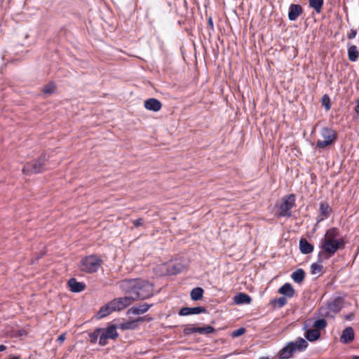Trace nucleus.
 Masks as SVG:
<instances>
[{
    "label": "nucleus",
    "mask_w": 359,
    "mask_h": 359,
    "mask_svg": "<svg viewBox=\"0 0 359 359\" xmlns=\"http://www.w3.org/2000/svg\"><path fill=\"white\" fill-rule=\"evenodd\" d=\"M138 278L124 279L118 283L120 290L133 302L137 300V286Z\"/></svg>",
    "instance_id": "7ed1b4c3"
},
{
    "label": "nucleus",
    "mask_w": 359,
    "mask_h": 359,
    "mask_svg": "<svg viewBox=\"0 0 359 359\" xmlns=\"http://www.w3.org/2000/svg\"><path fill=\"white\" fill-rule=\"evenodd\" d=\"M320 135L324 138V140H318L316 142V147L321 149L332 145L337 138V132L328 127H323L320 130Z\"/></svg>",
    "instance_id": "0eeeda50"
},
{
    "label": "nucleus",
    "mask_w": 359,
    "mask_h": 359,
    "mask_svg": "<svg viewBox=\"0 0 359 359\" xmlns=\"http://www.w3.org/2000/svg\"><path fill=\"white\" fill-rule=\"evenodd\" d=\"M324 0H309V7L315 10L317 13H320Z\"/></svg>",
    "instance_id": "c756f323"
},
{
    "label": "nucleus",
    "mask_w": 359,
    "mask_h": 359,
    "mask_svg": "<svg viewBox=\"0 0 359 359\" xmlns=\"http://www.w3.org/2000/svg\"><path fill=\"white\" fill-rule=\"evenodd\" d=\"M152 306V304H149L147 303L133 306L128 310L127 313L134 315L143 314L146 313Z\"/></svg>",
    "instance_id": "2eb2a0df"
},
{
    "label": "nucleus",
    "mask_w": 359,
    "mask_h": 359,
    "mask_svg": "<svg viewBox=\"0 0 359 359\" xmlns=\"http://www.w3.org/2000/svg\"><path fill=\"white\" fill-rule=\"evenodd\" d=\"M319 212L321 216L324 217V218H327L332 212V208L327 203L322 202L320 203Z\"/></svg>",
    "instance_id": "c85d7f7f"
},
{
    "label": "nucleus",
    "mask_w": 359,
    "mask_h": 359,
    "mask_svg": "<svg viewBox=\"0 0 359 359\" xmlns=\"http://www.w3.org/2000/svg\"><path fill=\"white\" fill-rule=\"evenodd\" d=\"M259 359H269V358L267 356H263V357L259 358Z\"/></svg>",
    "instance_id": "8fccbe9b"
},
{
    "label": "nucleus",
    "mask_w": 359,
    "mask_h": 359,
    "mask_svg": "<svg viewBox=\"0 0 359 359\" xmlns=\"http://www.w3.org/2000/svg\"><path fill=\"white\" fill-rule=\"evenodd\" d=\"M233 301L236 304H250L252 301V298L250 295L243 293V292H238L237 293L234 297Z\"/></svg>",
    "instance_id": "412c9836"
},
{
    "label": "nucleus",
    "mask_w": 359,
    "mask_h": 359,
    "mask_svg": "<svg viewBox=\"0 0 359 359\" xmlns=\"http://www.w3.org/2000/svg\"><path fill=\"white\" fill-rule=\"evenodd\" d=\"M322 263H319L318 261L316 263H313L311 265V272L312 274H316L321 272L323 269V266L321 264Z\"/></svg>",
    "instance_id": "f704fd0d"
},
{
    "label": "nucleus",
    "mask_w": 359,
    "mask_h": 359,
    "mask_svg": "<svg viewBox=\"0 0 359 359\" xmlns=\"http://www.w3.org/2000/svg\"><path fill=\"white\" fill-rule=\"evenodd\" d=\"M204 290L201 287H196L192 289L190 293L191 299L193 301H198L203 298Z\"/></svg>",
    "instance_id": "cd10ccee"
},
{
    "label": "nucleus",
    "mask_w": 359,
    "mask_h": 359,
    "mask_svg": "<svg viewBox=\"0 0 359 359\" xmlns=\"http://www.w3.org/2000/svg\"><path fill=\"white\" fill-rule=\"evenodd\" d=\"M113 311H111V306H109V303L104 304L103 306H102L98 312L96 314L97 318L101 319L103 318L110 313H111Z\"/></svg>",
    "instance_id": "bb28decb"
},
{
    "label": "nucleus",
    "mask_w": 359,
    "mask_h": 359,
    "mask_svg": "<svg viewBox=\"0 0 359 359\" xmlns=\"http://www.w3.org/2000/svg\"><path fill=\"white\" fill-rule=\"evenodd\" d=\"M355 103H356V105L354 107V111L356 114H359V99L356 100Z\"/></svg>",
    "instance_id": "c03bdc74"
},
{
    "label": "nucleus",
    "mask_w": 359,
    "mask_h": 359,
    "mask_svg": "<svg viewBox=\"0 0 359 359\" xmlns=\"http://www.w3.org/2000/svg\"><path fill=\"white\" fill-rule=\"evenodd\" d=\"M104 331V328L97 327L94 330L93 332H90L88 336L91 344L97 342L100 334Z\"/></svg>",
    "instance_id": "473e14b6"
},
{
    "label": "nucleus",
    "mask_w": 359,
    "mask_h": 359,
    "mask_svg": "<svg viewBox=\"0 0 359 359\" xmlns=\"http://www.w3.org/2000/svg\"><path fill=\"white\" fill-rule=\"evenodd\" d=\"M344 300L343 297L340 296H333L330 300L327 301V308L330 311L337 313L344 307Z\"/></svg>",
    "instance_id": "9d476101"
},
{
    "label": "nucleus",
    "mask_w": 359,
    "mask_h": 359,
    "mask_svg": "<svg viewBox=\"0 0 359 359\" xmlns=\"http://www.w3.org/2000/svg\"><path fill=\"white\" fill-rule=\"evenodd\" d=\"M340 235L339 229L337 227H332L327 229L323 238H325L330 241H337V238Z\"/></svg>",
    "instance_id": "5701e85b"
},
{
    "label": "nucleus",
    "mask_w": 359,
    "mask_h": 359,
    "mask_svg": "<svg viewBox=\"0 0 359 359\" xmlns=\"http://www.w3.org/2000/svg\"><path fill=\"white\" fill-rule=\"evenodd\" d=\"M246 332V330L245 327H240L236 330H233L231 333V337H233V338H236V337H238L241 335H243V334H245Z\"/></svg>",
    "instance_id": "4c0bfd02"
},
{
    "label": "nucleus",
    "mask_w": 359,
    "mask_h": 359,
    "mask_svg": "<svg viewBox=\"0 0 359 359\" xmlns=\"http://www.w3.org/2000/svg\"><path fill=\"white\" fill-rule=\"evenodd\" d=\"M166 273L168 275H176L181 273L184 269L185 265L182 261H170L165 264Z\"/></svg>",
    "instance_id": "9b49d317"
},
{
    "label": "nucleus",
    "mask_w": 359,
    "mask_h": 359,
    "mask_svg": "<svg viewBox=\"0 0 359 359\" xmlns=\"http://www.w3.org/2000/svg\"><path fill=\"white\" fill-rule=\"evenodd\" d=\"M323 104L326 110H329L331 107L330 100L327 95H324L322 98Z\"/></svg>",
    "instance_id": "58836bf2"
},
{
    "label": "nucleus",
    "mask_w": 359,
    "mask_h": 359,
    "mask_svg": "<svg viewBox=\"0 0 359 359\" xmlns=\"http://www.w3.org/2000/svg\"><path fill=\"white\" fill-rule=\"evenodd\" d=\"M137 292V300L149 299L154 294V285L147 280L138 278Z\"/></svg>",
    "instance_id": "39448f33"
},
{
    "label": "nucleus",
    "mask_w": 359,
    "mask_h": 359,
    "mask_svg": "<svg viewBox=\"0 0 359 359\" xmlns=\"http://www.w3.org/2000/svg\"><path fill=\"white\" fill-rule=\"evenodd\" d=\"M353 316H354L353 313H349L346 316V319L348 320H351L353 319Z\"/></svg>",
    "instance_id": "49530a36"
},
{
    "label": "nucleus",
    "mask_w": 359,
    "mask_h": 359,
    "mask_svg": "<svg viewBox=\"0 0 359 359\" xmlns=\"http://www.w3.org/2000/svg\"><path fill=\"white\" fill-rule=\"evenodd\" d=\"M348 57L350 61L355 62L359 57V52L356 46H348Z\"/></svg>",
    "instance_id": "393cba45"
},
{
    "label": "nucleus",
    "mask_w": 359,
    "mask_h": 359,
    "mask_svg": "<svg viewBox=\"0 0 359 359\" xmlns=\"http://www.w3.org/2000/svg\"><path fill=\"white\" fill-rule=\"evenodd\" d=\"M296 351L294 347L293 341L287 343L279 351V359H289L293 353Z\"/></svg>",
    "instance_id": "ddd939ff"
},
{
    "label": "nucleus",
    "mask_w": 359,
    "mask_h": 359,
    "mask_svg": "<svg viewBox=\"0 0 359 359\" xmlns=\"http://www.w3.org/2000/svg\"><path fill=\"white\" fill-rule=\"evenodd\" d=\"M352 359H359V355H354Z\"/></svg>",
    "instance_id": "3c124183"
},
{
    "label": "nucleus",
    "mask_w": 359,
    "mask_h": 359,
    "mask_svg": "<svg viewBox=\"0 0 359 359\" xmlns=\"http://www.w3.org/2000/svg\"><path fill=\"white\" fill-rule=\"evenodd\" d=\"M143 223V219L142 218H138L137 219H135L133 222V224L135 227H139L142 226Z\"/></svg>",
    "instance_id": "79ce46f5"
},
{
    "label": "nucleus",
    "mask_w": 359,
    "mask_h": 359,
    "mask_svg": "<svg viewBox=\"0 0 359 359\" xmlns=\"http://www.w3.org/2000/svg\"><path fill=\"white\" fill-rule=\"evenodd\" d=\"M216 330L211 325H206L205 327H196V333L200 334L215 333Z\"/></svg>",
    "instance_id": "7c9ffc66"
},
{
    "label": "nucleus",
    "mask_w": 359,
    "mask_h": 359,
    "mask_svg": "<svg viewBox=\"0 0 359 359\" xmlns=\"http://www.w3.org/2000/svg\"><path fill=\"white\" fill-rule=\"evenodd\" d=\"M118 337V333L116 330L115 325H110L104 331L99 337V344L102 346H105L107 344V340L108 339H115Z\"/></svg>",
    "instance_id": "6e6552de"
},
{
    "label": "nucleus",
    "mask_w": 359,
    "mask_h": 359,
    "mask_svg": "<svg viewBox=\"0 0 359 359\" xmlns=\"http://www.w3.org/2000/svg\"><path fill=\"white\" fill-rule=\"evenodd\" d=\"M291 278L294 282L300 284L302 283L305 278V272L304 271L299 268L295 270L291 275Z\"/></svg>",
    "instance_id": "b1692460"
},
{
    "label": "nucleus",
    "mask_w": 359,
    "mask_h": 359,
    "mask_svg": "<svg viewBox=\"0 0 359 359\" xmlns=\"http://www.w3.org/2000/svg\"><path fill=\"white\" fill-rule=\"evenodd\" d=\"M48 160L46 154H42L37 158L26 163L22 168V172L26 175L43 172L46 170L45 163Z\"/></svg>",
    "instance_id": "f03ea898"
},
{
    "label": "nucleus",
    "mask_w": 359,
    "mask_h": 359,
    "mask_svg": "<svg viewBox=\"0 0 359 359\" xmlns=\"http://www.w3.org/2000/svg\"><path fill=\"white\" fill-rule=\"evenodd\" d=\"M313 326L315 330L320 331L327 326V321L324 318H319L314 321Z\"/></svg>",
    "instance_id": "72a5a7b5"
},
{
    "label": "nucleus",
    "mask_w": 359,
    "mask_h": 359,
    "mask_svg": "<svg viewBox=\"0 0 359 359\" xmlns=\"http://www.w3.org/2000/svg\"><path fill=\"white\" fill-rule=\"evenodd\" d=\"M325 219L326 218H324V217H323V216H322V217H318L317 218V224H319L320 222H323Z\"/></svg>",
    "instance_id": "09e8293b"
},
{
    "label": "nucleus",
    "mask_w": 359,
    "mask_h": 359,
    "mask_svg": "<svg viewBox=\"0 0 359 359\" xmlns=\"http://www.w3.org/2000/svg\"><path fill=\"white\" fill-rule=\"evenodd\" d=\"M304 337L307 341L313 342L320 339V332L315 329H309L306 330Z\"/></svg>",
    "instance_id": "4be33fe9"
},
{
    "label": "nucleus",
    "mask_w": 359,
    "mask_h": 359,
    "mask_svg": "<svg viewBox=\"0 0 359 359\" xmlns=\"http://www.w3.org/2000/svg\"><path fill=\"white\" fill-rule=\"evenodd\" d=\"M208 312L205 307L199 306L196 307H182L178 312L180 316H187L190 315H198L206 313Z\"/></svg>",
    "instance_id": "f8f14e48"
},
{
    "label": "nucleus",
    "mask_w": 359,
    "mask_h": 359,
    "mask_svg": "<svg viewBox=\"0 0 359 359\" xmlns=\"http://www.w3.org/2000/svg\"><path fill=\"white\" fill-rule=\"evenodd\" d=\"M356 35H357V30L354 29H351L350 32L348 33L347 37L349 39H353L356 36Z\"/></svg>",
    "instance_id": "a19ab883"
},
{
    "label": "nucleus",
    "mask_w": 359,
    "mask_h": 359,
    "mask_svg": "<svg viewBox=\"0 0 359 359\" xmlns=\"http://www.w3.org/2000/svg\"><path fill=\"white\" fill-rule=\"evenodd\" d=\"M304 12L302 6L299 4H291L288 8V19L295 21Z\"/></svg>",
    "instance_id": "4468645a"
},
{
    "label": "nucleus",
    "mask_w": 359,
    "mask_h": 359,
    "mask_svg": "<svg viewBox=\"0 0 359 359\" xmlns=\"http://www.w3.org/2000/svg\"><path fill=\"white\" fill-rule=\"evenodd\" d=\"M68 286L70 291L74 293L81 292L86 287L85 283L77 281L75 278H71L68 280Z\"/></svg>",
    "instance_id": "f3484780"
},
{
    "label": "nucleus",
    "mask_w": 359,
    "mask_h": 359,
    "mask_svg": "<svg viewBox=\"0 0 359 359\" xmlns=\"http://www.w3.org/2000/svg\"><path fill=\"white\" fill-rule=\"evenodd\" d=\"M183 333L185 336H189L194 333H196V326L194 325V324L187 325L183 330Z\"/></svg>",
    "instance_id": "c9c22d12"
},
{
    "label": "nucleus",
    "mask_w": 359,
    "mask_h": 359,
    "mask_svg": "<svg viewBox=\"0 0 359 359\" xmlns=\"http://www.w3.org/2000/svg\"><path fill=\"white\" fill-rule=\"evenodd\" d=\"M208 25L212 30L214 29L213 21L211 17H210L208 20Z\"/></svg>",
    "instance_id": "37998d69"
},
{
    "label": "nucleus",
    "mask_w": 359,
    "mask_h": 359,
    "mask_svg": "<svg viewBox=\"0 0 359 359\" xmlns=\"http://www.w3.org/2000/svg\"><path fill=\"white\" fill-rule=\"evenodd\" d=\"M345 241L343 238H339L337 241H330L325 238H321L319 248L321 250L318 254V262L323 263L333 257L339 249H344Z\"/></svg>",
    "instance_id": "f257e3e1"
},
{
    "label": "nucleus",
    "mask_w": 359,
    "mask_h": 359,
    "mask_svg": "<svg viewBox=\"0 0 359 359\" xmlns=\"http://www.w3.org/2000/svg\"><path fill=\"white\" fill-rule=\"evenodd\" d=\"M144 107L154 112L158 111L161 108V102L156 98H149L144 101Z\"/></svg>",
    "instance_id": "dca6fc26"
},
{
    "label": "nucleus",
    "mask_w": 359,
    "mask_h": 359,
    "mask_svg": "<svg viewBox=\"0 0 359 359\" xmlns=\"http://www.w3.org/2000/svg\"><path fill=\"white\" fill-rule=\"evenodd\" d=\"M278 292L286 297L292 298L295 294V291L292 285L289 283L283 284L279 289Z\"/></svg>",
    "instance_id": "aec40b11"
},
{
    "label": "nucleus",
    "mask_w": 359,
    "mask_h": 359,
    "mask_svg": "<svg viewBox=\"0 0 359 359\" xmlns=\"http://www.w3.org/2000/svg\"><path fill=\"white\" fill-rule=\"evenodd\" d=\"M135 326V322L128 321L121 324V328L123 330L133 329Z\"/></svg>",
    "instance_id": "ea45409f"
},
{
    "label": "nucleus",
    "mask_w": 359,
    "mask_h": 359,
    "mask_svg": "<svg viewBox=\"0 0 359 359\" xmlns=\"http://www.w3.org/2000/svg\"><path fill=\"white\" fill-rule=\"evenodd\" d=\"M314 247L306 238H301L299 241V250L304 255H309L313 251Z\"/></svg>",
    "instance_id": "6ab92c4d"
},
{
    "label": "nucleus",
    "mask_w": 359,
    "mask_h": 359,
    "mask_svg": "<svg viewBox=\"0 0 359 359\" xmlns=\"http://www.w3.org/2000/svg\"><path fill=\"white\" fill-rule=\"evenodd\" d=\"M65 340V334H60L58 338H57V341L60 343L63 342Z\"/></svg>",
    "instance_id": "a18cd8bd"
},
{
    "label": "nucleus",
    "mask_w": 359,
    "mask_h": 359,
    "mask_svg": "<svg viewBox=\"0 0 359 359\" xmlns=\"http://www.w3.org/2000/svg\"><path fill=\"white\" fill-rule=\"evenodd\" d=\"M293 344L294 349L300 352L305 351L309 346L306 339H304L302 337L297 338L295 341H293Z\"/></svg>",
    "instance_id": "a878e982"
},
{
    "label": "nucleus",
    "mask_w": 359,
    "mask_h": 359,
    "mask_svg": "<svg viewBox=\"0 0 359 359\" xmlns=\"http://www.w3.org/2000/svg\"><path fill=\"white\" fill-rule=\"evenodd\" d=\"M281 201V203L278 205V215L282 217H290L292 209L295 207V195L293 194L286 195L282 197Z\"/></svg>",
    "instance_id": "20e7f679"
},
{
    "label": "nucleus",
    "mask_w": 359,
    "mask_h": 359,
    "mask_svg": "<svg viewBox=\"0 0 359 359\" xmlns=\"http://www.w3.org/2000/svg\"><path fill=\"white\" fill-rule=\"evenodd\" d=\"M6 348H7L5 345H4V344L0 345V352L6 351Z\"/></svg>",
    "instance_id": "de8ad7c7"
},
{
    "label": "nucleus",
    "mask_w": 359,
    "mask_h": 359,
    "mask_svg": "<svg viewBox=\"0 0 359 359\" xmlns=\"http://www.w3.org/2000/svg\"><path fill=\"white\" fill-rule=\"evenodd\" d=\"M55 89V86L53 83H48L46 86H45L42 90L44 94H52L54 93Z\"/></svg>",
    "instance_id": "e433bc0d"
},
{
    "label": "nucleus",
    "mask_w": 359,
    "mask_h": 359,
    "mask_svg": "<svg viewBox=\"0 0 359 359\" xmlns=\"http://www.w3.org/2000/svg\"><path fill=\"white\" fill-rule=\"evenodd\" d=\"M354 339V331L351 327H346L341 333V341L344 344H348Z\"/></svg>",
    "instance_id": "a211bd4d"
},
{
    "label": "nucleus",
    "mask_w": 359,
    "mask_h": 359,
    "mask_svg": "<svg viewBox=\"0 0 359 359\" xmlns=\"http://www.w3.org/2000/svg\"><path fill=\"white\" fill-rule=\"evenodd\" d=\"M109 306H111V311H119L123 310L128 306H130L132 302L130 301V298L125 297H118L112 299L109 302Z\"/></svg>",
    "instance_id": "1a4fd4ad"
},
{
    "label": "nucleus",
    "mask_w": 359,
    "mask_h": 359,
    "mask_svg": "<svg viewBox=\"0 0 359 359\" xmlns=\"http://www.w3.org/2000/svg\"><path fill=\"white\" fill-rule=\"evenodd\" d=\"M287 304L286 297L282 296L278 299H273L271 301V304L275 307L282 308Z\"/></svg>",
    "instance_id": "2f4dec72"
},
{
    "label": "nucleus",
    "mask_w": 359,
    "mask_h": 359,
    "mask_svg": "<svg viewBox=\"0 0 359 359\" xmlns=\"http://www.w3.org/2000/svg\"><path fill=\"white\" fill-rule=\"evenodd\" d=\"M103 261L97 256L90 255L83 258L81 261V270L88 273L98 271Z\"/></svg>",
    "instance_id": "423d86ee"
}]
</instances>
